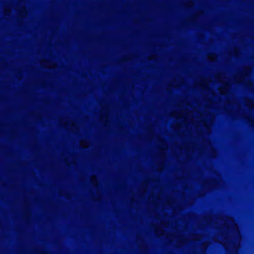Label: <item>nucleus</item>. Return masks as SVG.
Masks as SVG:
<instances>
[{
  "mask_svg": "<svg viewBox=\"0 0 254 254\" xmlns=\"http://www.w3.org/2000/svg\"><path fill=\"white\" fill-rule=\"evenodd\" d=\"M202 221L205 226H209L221 231L214 239L224 245L228 254H238L241 236L238 226L232 218L208 215Z\"/></svg>",
  "mask_w": 254,
  "mask_h": 254,
  "instance_id": "f257e3e1",
  "label": "nucleus"
},
{
  "mask_svg": "<svg viewBox=\"0 0 254 254\" xmlns=\"http://www.w3.org/2000/svg\"><path fill=\"white\" fill-rule=\"evenodd\" d=\"M185 103L187 110H181L180 112L172 111L171 113V116L177 118L178 120H183L182 124H177L176 127L180 129L183 126L186 127L190 124L195 127L197 130L200 131L202 134H209L214 121V116L211 115L209 117L205 118L203 114L199 113L195 108L189 112L188 110L190 107V103L187 101Z\"/></svg>",
  "mask_w": 254,
  "mask_h": 254,
  "instance_id": "f03ea898",
  "label": "nucleus"
},
{
  "mask_svg": "<svg viewBox=\"0 0 254 254\" xmlns=\"http://www.w3.org/2000/svg\"><path fill=\"white\" fill-rule=\"evenodd\" d=\"M202 239V236L199 234H191L188 236H180L177 238L176 234H174L171 238V241H177V245L178 247L189 243L191 241H199Z\"/></svg>",
  "mask_w": 254,
  "mask_h": 254,
  "instance_id": "7ed1b4c3",
  "label": "nucleus"
},
{
  "mask_svg": "<svg viewBox=\"0 0 254 254\" xmlns=\"http://www.w3.org/2000/svg\"><path fill=\"white\" fill-rule=\"evenodd\" d=\"M252 72V68L250 66L244 67L243 72L238 73L235 76V82L237 83H244L246 78L250 75Z\"/></svg>",
  "mask_w": 254,
  "mask_h": 254,
  "instance_id": "20e7f679",
  "label": "nucleus"
},
{
  "mask_svg": "<svg viewBox=\"0 0 254 254\" xmlns=\"http://www.w3.org/2000/svg\"><path fill=\"white\" fill-rule=\"evenodd\" d=\"M252 72V68L250 66L244 67L243 72L238 73L235 76V82L237 83H244L246 78L250 75Z\"/></svg>",
  "mask_w": 254,
  "mask_h": 254,
  "instance_id": "39448f33",
  "label": "nucleus"
},
{
  "mask_svg": "<svg viewBox=\"0 0 254 254\" xmlns=\"http://www.w3.org/2000/svg\"><path fill=\"white\" fill-rule=\"evenodd\" d=\"M169 224L165 223L164 222H161L159 226H155L154 227V231L157 236H161L164 234L165 232L162 227H168Z\"/></svg>",
  "mask_w": 254,
  "mask_h": 254,
  "instance_id": "423d86ee",
  "label": "nucleus"
},
{
  "mask_svg": "<svg viewBox=\"0 0 254 254\" xmlns=\"http://www.w3.org/2000/svg\"><path fill=\"white\" fill-rule=\"evenodd\" d=\"M212 79L210 77L201 78L198 81V83L201 87L205 90H207L209 88V83L212 82Z\"/></svg>",
  "mask_w": 254,
  "mask_h": 254,
  "instance_id": "0eeeda50",
  "label": "nucleus"
},
{
  "mask_svg": "<svg viewBox=\"0 0 254 254\" xmlns=\"http://www.w3.org/2000/svg\"><path fill=\"white\" fill-rule=\"evenodd\" d=\"M230 90V85L228 83H225L224 85L218 88L219 92L222 95H226Z\"/></svg>",
  "mask_w": 254,
  "mask_h": 254,
  "instance_id": "6e6552de",
  "label": "nucleus"
},
{
  "mask_svg": "<svg viewBox=\"0 0 254 254\" xmlns=\"http://www.w3.org/2000/svg\"><path fill=\"white\" fill-rule=\"evenodd\" d=\"M41 65L42 67L47 68H52L54 67V65L48 61L42 60L41 62Z\"/></svg>",
  "mask_w": 254,
  "mask_h": 254,
  "instance_id": "1a4fd4ad",
  "label": "nucleus"
},
{
  "mask_svg": "<svg viewBox=\"0 0 254 254\" xmlns=\"http://www.w3.org/2000/svg\"><path fill=\"white\" fill-rule=\"evenodd\" d=\"M245 105L251 111L254 109V102L253 101L247 100L245 101Z\"/></svg>",
  "mask_w": 254,
  "mask_h": 254,
  "instance_id": "9d476101",
  "label": "nucleus"
},
{
  "mask_svg": "<svg viewBox=\"0 0 254 254\" xmlns=\"http://www.w3.org/2000/svg\"><path fill=\"white\" fill-rule=\"evenodd\" d=\"M244 117L248 119L251 126L254 127V117L250 114H245Z\"/></svg>",
  "mask_w": 254,
  "mask_h": 254,
  "instance_id": "9b49d317",
  "label": "nucleus"
},
{
  "mask_svg": "<svg viewBox=\"0 0 254 254\" xmlns=\"http://www.w3.org/2000/svg\"><path fill=\"white\" fill-rule=\"evenodd\" d=\"M160 142V149L163 152L166 150L168 148V145L167 143L163 139H160L159 140Z\"/></svg>",
  "mask_w": 254,
  "mask_h": 254,
  "instance_id": "f8f14e48",
  "label": "nucleus"
},
{
  "mask_svg": "<svg viewBox=\"0 0 254 254\" xmlns=\"http://www.w3.org/2000/svg\"><path fill=\"white\" fill-rule=\"evenodd\" d=\"M90 182L95 187H97L98 185L97 179L95 175H92L91 176Z\"/></svg>",
  "mask_w": 254,
  "mask_h": 254,
  "instance_id": "ddd939ff",
  "label": "nucleus"
},
{
  "mask_svg": "<svg viewBox=\"0 0 254 254\" xmlns=\"http://www.w3.org/2000/svg\"><path fill=\"white\" fill-rule=\"evenodd\" d=\"M80 145L83 148H86L89 146V142L86 140L82 139L80 141Z\"/></svg>",
  "mask_w": 254,
  "mask_h": 254,
  "instance_id": "4468645a",
  "label": "nucleus"
},
{
  "mask_svg": "<svg viewBox=\"0 0 254 254\" xmlns=\"http://www.w3.org/2000/svg\"><path fill=\"white\" fill-rule=\"evenodd\" d=\"M207 58L211 61H215L217 60V56L214 54L209 53L207 55Z\"/></svg>",
  "mask_w": 254,
  "mask_h": 254,
  "instance_id": "2eb2a0df",
  "label": "nucleus"
},
{
  "mask_svg": "<svg viewBox=\"0 0 254 254\" xmlns=\"http://www.w3.org/2000/svg\"><path fill=\"white\" fill-rule=\"evenodd\" d=\"M214 78L215 80H216L217 81H219V82L222 81V75L219 73H218V74H216V75H215Z\"/></svg>",
  "mask_w": 254,
  "mask_h": 254,
  "instance_id": "dca6fc26",
  "label": "nucleus"
},
{
  "mask_svg": "<svg viewBox=\"0 0 254 254\" xmlns=\"http://www.w3.org/2000/svg\"><path fill=\"white\" fill-rule=\"evenodd\" d=\"M27 14V10L24 7L21 9L20 14L22 17L26 16Z\"/></svg>",
  "mask_w": 254,
  "mask_h": 254,
  "instance_id": "f3484780",
  "label": "nucleus"
},
{
  "mask_svg": "<svg viewBox=\"0 0 254 254\" xmlns=\"http://www.w3.org/2000/svg\"><path fill=\"white\" fill-rule=\"evenodd\" d=\"M71 126V127H74L75 126V123L72 122V121H71L70 122H65L64 123V127H66L67 126Z\"/></svg>",
  "mask_w": 254,
  "mask_h": 254,
  "instance_id": "a211bd4d",
  "label": "nucleus"
},
{
  "mask_svg": "<svg viewBox=\"0 0 254 254\" xmlns=\"http://www.w3.org/2000/svg\"><path fill=\"white\" fill-rule=\"evenodd\" d=\"M234 55L237 57H238L239 56L240 51L238 49L235 48L234 49Z\"/></svg>",
  "mask_w": 254,
  "mask_h": 254,
  "instance_id": "6ab92c4d",
  "label": "nucleus"
},
{
  "mask_svg": "<svg viewBox=\"0 0 254 254\" xmlns=\"http://www.w3.org/2000/svg\"><path fill=\"white\" fill-rule=\"evenodd\" d=\"M11 13V10L9 8H6L4 10V14L5 15H9Z\"/></svg>",
  "mask_w": 254,
  "mask_h": 254,
  "instance_id": "aec40b11",
  "label": "nucleus"
},
{
  "mask_svg": "<svg viewBox=\"0 0 254 254\" xmlns=\"http://www.w3.org/2000/svg\"><path fill=\"white\" fill-rule=\"evenodd\" d=\"M103 119L105 120V121L106 122L107 121H108V117L107 114H106L104 117L102 115L101 116V120H103Z\"/></svg>",
  "mask_w": 254,
  "mask_h": 254,
  "instance_id": "412c9836",
  "label": "nucleus"
},
{
  "mask_svg": "<svg viewBox=\"0 0 254 254\" xmlns=\"http://www.w3.org/2000/svg\"><path fill=\"white\" fill-rule=\"evenodd\" d=\"M193 4H194V3H193V1H190L188 2L187 6L189 7H191V6H193Z\"/></svg>",
  "mask_w": 254,
  "mask_h": 254,
  "instance_id": "4be33fe9",
  "label": "nucleus"
},
{
  "mask_svg": "<svg viewBox=\"0 0 254 254\" xmlns=\"http://www.w3.org/2000/svg\"><path fill=\"white\" fill-rule=\"evenodd\" d=\"M208 245V244L206 242L204 244H203V247L204 249H205V248L207 246V245Z\"/></svg>",
  "mask_w": 254,
  "mask_h": 254,
  "instance_id": "5701e85b",
  "label": "nucleus"
},
{
  "mask_svg": "<svg viewBox=\"0 0 254 254\" xmlns=\"http://www.w3.org/2000/svg\"><path fill=\"white\" fill-rule=\"evenodd\" d=\"M248 84L251 86L252 85V82L251 81L249 80L248 81Z\"/></svg>",
  "mask_w": 254,
  "mask_h": 254,
  "instance_id": "b1692460",
  "label": "nucleus"
},
{
  "mask_svg": "<svg viewBox=\"0 0 254 254\" xmlns=\"http://www.w3.org/2000/svg\"><path fill=\"white\" fill-rule=\"evenodd\" d=\"M237 106L239 108V105H233V106Z\"/></svg>",
  "mask_w": 254,
  "mask_h": 254,
  "instance_id": "393cba45",
  "label": "nucleus"
},
{
  "mask_svg": "<svg viewBox=\"0 0 254 254\" xmlns=\"http://www.w3.org/2000/svg\"><path fill=\"white\" fill-rule=\"evenodd\" d=\"M201 254H206L205 252L204 251Z\"/></svg>",
  "mask_w": 254,
  "mask_h": 254,
  "instance_id": "a878e982",
  "label": "nucleus"
},
{
  "mask_svg": "<svg viewBox=\"0 0 254 254\" xmlns=\"http://www.w3.org/2000/svg\"><path fill=\"white\" fill-rule=\"evenodd\" d=\"M234 102H235V103L236 104H237V103L236 102V100H234Z\"/></svg>",
  "mask_w": 254,
  "mask_h": 254,
  "instance_id": "bb28decb",
  "label": "nucleus"
}]
</instances>
